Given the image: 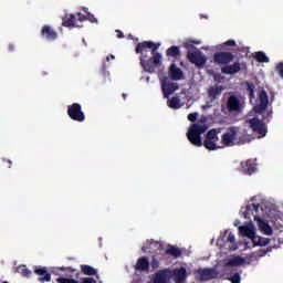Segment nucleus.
<instances>
[{
	"instance_id": "41",
	"label": "nucleus",
	"mask_w": 283,
	"mask_h": 283,
	"mask_svg": "<svg viewBox=\"0 0 283 283\" xmlns=\"http://www.w3.org/2000/svg\"><path fill=\"white\" fill-rule=\"evenodd\" d=\"M230 282L232 283H240L241 282V277L238 273L233 274L231 277H230Z\"/></svg>"
},
{
	"instance_id": "7",
	"label": "nucleus",
	"mask_w": 283,
	"mask_h": 283,
	"mask_svg": "<svg viewBox=\"0 0 283 283\" xmlns=\"http://www.w3.org/2000/svg\"><path fill=\"white\" fill-rule=\"evenodd\" d=\"M167 81H169V77L167 76L160 80L164 98H169V96H171V94L178 90V83H167Z\"/></svg>"
},
{
	"instance_id": "19",
	"label": "nucleus",
	"mask_w": 283,
	"mask_h": 283,
	"mask_svg": "<svg viewBox=\"0 0 283 283\" xmlns=\"http://www.w3.org/2000/svg\"><path fill=\"white\" fill-rule=\"evenodd\" d=\"M135 271L149 273V259L147 256L139 258L135 264Z\"/></svg>"
},
{
	"instance_id": "11",
	"label": "nucleus",
	"mask_w": 283,
	"mask_h": 283,
	"mask_svg": "<svg viewBox=\"0 0 283 283\" xmlns=\"http://www.w3.org/2000/svg\"><path fill=\"white\" fill-rule=\"evenodd\" d=\"M243 67H247L244 63L234 62L233 64L221 67V72L222 74H229L230 76H233L234 74H238Z\"/></svg>"
},
{
	"instance_id": "54",
	"label": "nucleus",
	"mask_w": 283,
	"mask_h": 283,
	"mask_svg": "<svg viewBox=\"0 0 283 283\" xmlns=\"http://www.w3.org/2000/svg\"><path fill=\"white\" fill-rule=\"evenodd\" d=\"M4 283H8V281H6Z\"/></svg>"
},
{
	"instance_id": "38",
	"label": "nucleus",
	"mask_w": 283,
	"mask_h": 283,
	"mask_svg": "<svg viewBox=\"0 0 283 283\" xmlns=\"http://www.w3.org/2000/svg\"><path fill=\"white\" fill-rule=\"evenodd\" d=\"M86 21H90V23H98V19H96L92 13L86 15Z\"/></svg>"
},
{
	"instance_id": "50",
	"label": "nucleus",
	"mask_w": 283,
	"mask_h": 283,
	"mask_svg": "<svg viewBox=\"0 0 283 283\" xmlns=\"http://www.w3.org/2000/svg\"><path fill=\"white\" fill-rule=\"evenodd\" d=\"M123 98H124V101H126L127 94L123 93Z\"/></svg>"
},
{
	"instance_id": "12",
	"label": "nucleus",
	"mask_w": 283,
	"mask_h": 283,
	"mask_svg": "<svg viewBox=\"0 0 283 283\" xmlns=\"http://www.w3.org/2000/svg\"><path fill=\"white\" fill-rule=\"evenodd\" d=\"M258 211H260V203H249L245 206V210L243 211V218L251 222L252 218L255 220V216H259Z\"/></svg>"
},
{
	"instance_id": "1",
	"label": "nucleus",
	"mask_w": 283,
	"mask_h": 283,
	"mask_svg": "<svg viewBox=\"0 0 283 283\" xmlns=\"http://www.w3.org/2000/svg\"><path fill=\"white\" fill-rule=\"evenodd\" d=\"M158 48H160V44L151 41L139 42L135 48L136 54H140L139 61L142 67L149 74H154V72H156V67L160 65V59H163V55L157 52Z\"/></svg>"
},
{
	"instance_id": "53",
	"label": "nucleus",
	"mask_w": 283,
	"mask_h": 283,
	"mask_svg": "<svg viewBox=\"0 0 283 283\" xmlns=\"http://www.w3.org/2000/svg\"><path fill=\"white\" fill-rule=\"evenodd\" d=\"M103 72H104V74H105V69H103Z\"/></svg>"
},
{
	"instance_id": "43",
	"label": "nucleus",
	"mask_w": 283,
	"mask_h": 283,
	"mask_svg": "<svg viewBox=\"0 0 283 283\" xmlns=\"http://www.w3.org/2000/svg\"><path fill=\"white\" fill-rule=\"evenodd\" d=\"M227 242H230V244H233L235 242V234L234 233H229Z\"/></svg>"
},
{
	"instance_id": "2",
	"label": "nucleus",
	"mask_w": 283,
	"mask_h": 283,
	"mask_svg": "<svg viewBox=\"0 0 283 283\" xmlns=\"http://www.w3.org/2000/svg\"><path fill=\"white\" fill-rule=\"evenodd\" d=\"M207 129H209V127H207V124H192L187 133V138L189 143H191V145H193L195 147H202V134H205Z\"/></svg>"
},
{
	"instance_id": "37",
	"label": "nucleus",
	"mask_w": 283,
	"mask_h": 283,
	"mask_svg": "<svg viewBox=\"0 0 283 283\" xmlns=\"http://www.w3.org/2000/svg\"><path fill=\"white\" fill-rule=\"evenodd\" d=\"M150 266H151V269H158V266H160V261H158L156 256H153Z\"/></svg>"
},
{
	"instance_id": "25",
	"label": "nucleus",
	"mask_w": 283,
	"mask_h": 283,
	"mask_svg": "<svg viewBox=\"0 0 283 283\" xmlns=\"http://www.w3.org/2000/svg\"><path fill=\"white\" fill-rule=\"evenodd\" d=\"M59 283H96V280L92 279V277H85L82 280V282H78L74 279H65V277H60L57 279Z\"/></svg>"
},
{
	"instance_id": "26",
	"label": "nucleus",
	"mask_w": 283,
	"mask_h": 283,
	"mask_svg": "<svg viewBox=\"0 0 283 283\" xmlns=\"http://www.w3.org/2000/svg\"><path fill=\"white\" fill-rule=\"evenodd\" d=\"M271 242V239L264 238V237H259L258 234L254 235V239H252V243L254 247H266Z\"/></svg>"
},
{
	"instance_id": "32",
	"label": "nucleus",
	"mask_w": 283,
	"mask_h": 283,
	"mask_svg": "<svg viewBox=\"0 0 283 283\" xmlns=\"http://www.w3.org/2000/svg\"><path fill=\"white\" fill-rule=\"evenodd\" d=\"M245 87L250 101H253V98H255V84H253L252 82H245Z\"/></svg>"
},
{
	"instance_id": "16",
	"label": "nucleus",
	"mask_w": 283,
	"mask_h": 283,
	"mask_svg": "<svg viewBox=\"0 0 283 283\" xmlns=\"http://www.w3.org/2000/svg\"><path fill=\"white\" fill-rule=\"evenodd\" d=\"M199 275L203 282H209V280L218 279V270L213 268H206L199 271Z\"/></svg>"
},
{
	"instance_id": "45",
	"label": "nucleus",
	"mask_w": 283,
	"mask_h": 283,
	"mask_svg": "<svg viewBox=\"0 0 283 283\" xmlns=\"http://www.w3.org/2000/svg\"><path fill=\"white\" fill-rule=\"evenodd\" d=\"M77 19L83 22V21H87V15L83 14V13H77Z\"/></svg>"
},
{
	"instance_id": "40",
	"label": "nucleus",
	"mask_w": 283,
	"mask_h": 283,
	"mask_svg": "<svg viewBox=\"0 0 283 283\" xmlns=\"http://www.w3.org/2000/svg\"><path fill=\"white\" fill-rule=\"evenodd\" d=\"M188 120H190V123H196V120H198V113H190L188 115Z\"/></svg>"
},
{
	"instance_id": "44",
	"label": "nucleus",
	"mask_w": 283,
	"mask_h": 283,
	"mask_svg": "<svg viewBox=\"0 0 283 283\" xmlns=\"http://www.w3.org/2000/svg\"><path fill=\"white\" fill-rule=\"evenodd\" d=\"M224 45H227L229 48H235V42H234V40H228L224 42Z\"/></svg>"
},
{
	"instance_id": "31",
	"label": "nucleus",
	"mask_w": 283,
	"mask_h": 283,
	"mask_svg": "<svg viewBox=\"0 0 283 283\" xmlns=\"http://www.w3.org/2000/svg\"><path fill=\"white\" fill-rule=\"evenodd\" d=\"M254 59L258 61V63H269L271 61L269 56H266V53L262 51L256 52L254 54Z\"/></svg>"
},
{
	"instance_id": "22",
	"label": "nucleus",
	"mask_w": 283,
	"mask_h": 283,
	"mask_svg": "<svg viewBox=\"0 0 283 283\" xmlns=\"http://www.w3.org/2000/svg\"><path fill=\"white\" fill-rule=\"evenodd\" d=\"M239 231H240L241 235H243L244 238H249L252 241L256 235L255 229H253V226H242L239 228Z\"/></svg>"
},
{
	"instance_id": "52",
	"label": "nucleus",
	"mask_w": 283,
	"mask_h": 283,
	"mask_svg": "<svg viewBox=\"0 0 283 283\" xmlns=\"http://www.w3.org/2000/svg\"><path fill=\"white\" fill-rule=\"evenodd\" d=\"M214 81H218V77H214Z\"/></svg>"
},
{
	"instance_id": "3",
	"label": "nucleus",
	"mask_w": 283,
	"mask_h": 283,
	"mask_svg": "<svg viewBox=\"0 0 283 283\" xmlns=\"http://www.w3.org/2000/svg\"><path fill=\"white\" fill-rule=\"evenodd\" d=\"M67 116L71 120L76 123H83L85 120V113H83V106L78 103H73L67 106Z\"/></svg>"
},
{
	"instance_id": "29",
	"label": "nucleus",
	"mask_w": 283,
	"mask_h": 283,
	"mask_svg": "<svg viewBox=\"0 0 283 283\" xmlns=\"http://www.w3.org/2000/svg\"><path fill=\"white\" fill-rule=\"evenodd\" d=\"M166 255H171L172 258H180L182 255V250L178 247H170L166 249Z\"/></svg>"
},
{
	"instance_id": "35",
	"label": "nucleus",
	"mask_w": 283,
	"mask_h": 283,
	"mask_svg": "<svg viewBox=\"0 0 283 283\" xmlns=\"http://www.w3.org/2000/svg\"><path fill=\"white\" fill-rule=\"evenodd\" d=\"M18 273H20V275L23 277H30V275H32V271H30L25 265H20L18 268Z\"/></svg>"
},
{
	"instance_id": "4",
	"label": "nucleus",
	"mask_w": 283,
	"mask_h": 283,
	"mask_svg": "<svg viewBox=\"0 0 283 283\" xmlns=\"http://www.w3.org/2000/svg\"><path fill=\"white\" fill-rule=\"evenodd\" d=\"M248 123L252 128V132L259 135V138H264V136H266L268 129H266V124L264 123L263 119L253 117L251 119H248Z\"/></svg>"
},
{
	"instance_id": "23",
	"label": "nucleus",
	"mask_w": 283,
	"mask_h": 283,
	"mask_svg": "<svg viewBox=\"0 0 283 283\" xmlns=\"http://www.w3.org/2000/svg\"><path fill=\"white\" fill-rule=\"evenodd\" d=\"M76 15L74 14H66L62 18V25L63 28H75L76 27Z\"/></svg>"
},
{
	"instance_id": "46",
	"label": "nucleus",
	"mask_w": 283,
	"mask_h": 283,
	"mask_svg": "<svg viewBox=\"0 0 283 283\" xmlns=\"http://www.w3.org/2000/svg\"><path fill=\"white\" fill-rule=\"evenodd\" d=\"M60 271H67V273H76V270L73 268H60Z\"/></svg>"
},
{
	"instance_id": "9",
	"label": "nucleus",
	"mask_w": 283,
	"mask_h": 283,
	"mask_svg": "<svg viewBox=\"0 0 283 283\" xmlns=\"http://www.w3.org/2000/svg\"><path fill=\"white\" fill-rule=\"evenodd\" d=\"M187 56H188V61H190V63H193V65H196L197 67H205L207 63V57L202 55L200 51L188 52Z\"/></svg>"
},
{
	"instance_id": "6",
	"label": "nucleus",
	"mask_w": 283,
	"mask_h": 283,
	"mask_svg": "<svg viewBox=\"0 0 283 283\" xmlns=\"http://www.w3.org/2000/svg\"><path fill=\"white\" fill-rule=\"evenodd\" d=\"M235 138H238V127L231 126L222 135L221 143L224 147H233L235 145Z\"/></svg>"
},
{
	"instance_id": "18",
	"label": "nucleus",
	"mask_w": 283,
	"mask_h": 283,
	"mask_svg": "<svg viewBox=\"0 0 283 283\" xmlns=\"http://www.w3.org/2000/svg\"><path fill=\"white\" fill-rule=\"evenodd\" d=\"M241 169L243 174H247L248 176H253V174H255V171L258 170V167L255 165V161H253L252 159H248L241 163Z\"/></svg>"
},
{
	"instance_id": "8",
	"label": "nucleus",
	"mask_w": 283,
	"mask_h": 283,
	"mask_svg": "<svg viewBox=\"0 0 283 283\" xmlns=\"http://www.w3.org/2000/svg\"><path fill=\"white\" fill-rule=\"evenodd\" d=\"M233 59H235V55L231 52H217L213 54V61L218 65H229Z\"/></svg>"
},
{
	"instance_id": "17",
	"label": "nucleus",
	"mask_w": 283,
	"mask_h": 283,
	"mask_svg": "<svg viewBox=\"0 0 283 283\" xmlns=\"http://www.w3.org/2000/svg\"><path fill=\"white\" fill-rule=\"evenodd\" d=\"M254 221L258 222V227L260 231L264 233V235H273V228L269 226V222L262 220L260 216H256V214L254 216Z\"/></svg>"
},
{
	"instance_id": "20",
	"label": "nucleus",
	"mask_w": 283,
	"mask_h": 283,
	"mask_svg": "<svg viewBox=\"0 0 283 283\" xmlns=\"http://www.w3.org/2000/svg\"><path fill=\"white\" fill-rule=\"evenodd\" d=\"M172 275H174V282L185 283L187 281V269L186 268L175 269L172 272Z\"/></svg>"
},
{
	"instance_id": "42",
	"label": "nucleus",
	"mask_w": 283,
	"mask_h": 283,
	"mask_svg": "<svg viewBox=\"0 0 283 283\" xmlns=\"http://www.w3.org/2000/svg\"><path fill=\"white\" fill-rule=\"evenodd\" d=\"M272 249L271 248H266V250H259L258 255H260V258H264V255H266L268 253H271Z\"/></svg>"
},
{
	"instance_id": "24",
	"label": "nucleus",
	"mask_w": 283,
	"mask_h": 283,
	"mask_svg": "<svg viewBox=\"0 0 283 283\" xmlns=\"http://www.w3.org/2000/svg\"><path fill=\"white\" fill-rule=\"evenodd\" d=\"M167 273H169V270L165 269L159 272H157L153 279L154 283H167L169 282V279L167 277Z\"/></svg>"
},
{
	"instance_id": "30",
	"label": "nucleus",
	"mask_w": 283,
	"mask_h": 283,
	"mask_svg": "<svg viewBox=\"0 0 283 283\" xmlns=\"http://www.w3.org/2000/svg\"><path fill=\"white\" fill-rule=\"evenodd\" d=\"M167 56H172V59H178L180 56V48L172 45L166 51Z\"/></svg>"
},
{
	"instance_id": "21",
	"label": "nucleus",
	"mask_w": 283,
	"mask_h": 283,
	"mask_svg": "<svg viewBox=\"0 0 283 283\" xmlns=\"http://www.w3.org/2000/svg\"><path fill=\"white\" fill-rule=\"evenodd\" d=\"M222 92H224V86L216 84L208 90V96L211 101H216L222 95Z\"/></svg>"
},
{
	"instance_id": "13",
	"label": "nucleus",
	"mask_w": 283,
	"mask_h": 283,
	"mask_svg": "<svg viewBox=\"0 0 283 283\" xmlns=\"http://www.w3.org/2000/svg\"><path fill=\"white\" fill-rule=\"evenodd\" d=\"M41 36L42 39H45V41H56V39H59V33H56L52 27L45 24L41 29Z\"/></svg>"
},
{
	"instance_id": "47",
	"label": "nucleus",
	"mask_w": 283,
	"mask_h": 283,
	"mask_svg": "<svg viewBox=\"0 0 283 283\" xmlns=\"http://www.w3.org/2000/svg\"><path fill=\"white\" fill-rule=\"evenodd\" d=\"M115 32L117 34V39H125V34L123 33V31L116 30Z\"/></svg>"
},
{
	"instance_id": "33",
	"label": "nucleus",
	"mask_w": 283,
	"mask_h": 283,
	"mask_svg": "<svg viewBox=\"0 0 283 283\" xmlns=\"http://www.w3.org/2000/svg\"><path fill=\"white\" fill-rule=\"evenodd\" d=\"M81 271L84 275H96V269L92 268L91 265H81Z\"/></svg>"
},
{
	"instance_id": "34",
	"label": "nucleus",
	"mask_w": 283,
	"mask_h": 283,
	"mask_svg": "<svg viewBox=\"0 0 283 283\" xmlns=\"http://www.w3.org/2000/svg\"><path fill=\"white\" fill-rule=\"evenodd\" d=\"M168 106L171 109H180V97L178 96L171 97V99L168 103Z\"/></svg>"
},
{
	"instance_id": "49",
	"label": "nucleus",
	"mask_w": 283,
	"mask_h": 283,
	"mask_svg": "<svg viewBox=\"0 0 283 283\" xmlns=\"http://www.w3.org/2000/svg\"><path fill=\"white\" fill-rule=\"evenodd\" d=\"M109 59H115V56L111 54L106 57V60L109 61Z\"/></svg>"
},
{
	"instance_id": "15",
	"label": "nucleus",
	"mask_w": 283,
	"mask_h": 283,
	"mask_svg": "<svg viewBox=\"0 0 283 283\" xmlns=\"http://www.w3.org/2000/svg\"><path fill=\"white\" fill-rule=\"evenodd\" d=\"M227 109L230 112H242V103L235 95H230L227 101Z\"/></svg>"
},
{
	"instance_id": "28",
	"label": "nucleus",
	"mask_w": 283,
	"mask_h": 283,
	"mask_svg": "<svg viewBox=\"0 0 283 283\" xmlns=\"http://www.w3.org/2000/svg\"><path fill=\"white\" fill-rule=\"evenodd\" d=\"M35 273H36V275L42 276L40 279V281H42V282H50L52 280V274L48 273V270H45V268L36 269Z\"/></svg>"
},
{
	"instance_id": "36",
	"label": "nucleus",
	"mask_w": 283,
	"mask_h": 283,
	"mask_svg": "<svg viewBox=\"0 0 283 283\" xmlns=\"http://www.w3.org/2000/svg\"><path fill=\"white\" fill-rule=\"evenodd\" d=\"M147 244H148V245H143V247H142V251H143L144 253H147V250H148V249H151V244H158V242H155L154 240H147Z\"/></svg>"
},
{
	"instance_id": "48",
	"label": "nucleus",
	"mask_w": 283,
	"mask_h": 283,
	"mask_svg": "<svg viewBox=\"0 0 283 283\" xmlns=\"http://www.w3.org/2000/svg\"><path fill=\"white\" fill-rule=\"evenodd\" d=\"M8 50H9V52H12L14 50V44H9Z\"/></svg>"
},
{
	"instance_id": "5",
	"label": "nucleus",
	"mask_w": 283,
	"mask_h": 283,
	"mask_svg": "<svg viewBox=\"0 0 283 283\" xmlns=\"http://www.w3.org/2000/svg\"><path fill=\"white\" fill-rule=\"evenodd\" d=\"M217 140H220V138H218V130L211 129L206 134V139L203 140L202 145L206 147V149H209V151H214V149H220Z\"/></svg>"
},
{
	"instance_id": "14",
	"label": "nucleus",
	"mask_w": 283,
	"mask_h": 283,
	"mask_svg": "<svg viewBox=\"0 0 283 283\" xmlns=\"http://www.w3.org/2000/svg\"><path fill=\"white\" fill-rule=\"evenodd\" d=\"M168 76L171 81H182V78H185V73L176 65V63H172L168 69Z\"/></svg>"
},
{
	"instance_id": "27",
	"label": "nucleus",
	"mask_w": 283,
	"mask_h": 283,
	"mask_svg": "<svg viewBox=\"0 0 283 283\" xmlns=\"http://www.w3.org/2000/svg\"><path fill=\"white\" fill-rule=\"evenodd\" d=\"M247 261L244 260V258L238 255L234 256L232 259H230L227 263L226 266H242V264H244Z\"/></svg>"
},
{
	"instance_id": "39",
	"label": "nucleus",
	"mask_w": 283,
	"mask_h": 283,
	"mask_svg": "<svg viewBox=\"0 0 283 283\" xmlns=\"http://www.w3.org/2000/svg\"><path fill=\"white\" fill-rule=\"evenodd\" d=\"M237 52H241V54H244V56L249 55V48L247 46H240L237 49Z\"/></svg>"
},
{
	"instance_id": "51",
	"label": "nucleus",
	"mask_w": 283,
	"mask_h": 283,
	"mask_svg": "<svg viewBox=\"0 0 283 283\" xmlns=\"http://www.w3.org/2000/svg\"><path fill=\"white\" fill-rule=\"evenodd\" d=\"M8 164H9V169H10V167L12 166V161L8 160Z\"/></svg>"
},
{
	"instance_id": "10",
	"label": "nucleus",
	"mask_w": 283,
	"mask_h": 283,
	"mask_svg": "<svg viewBox=\"0 0 283 283\" xmlns=\"http://www.w3.org/2000/svg\"><path fill=\"white\" fill-rule=\"evenodd\" d=\"M266 107H269V94H266V91L262 90L259 93V104L254 107V112L262 114L266 112Z\"/></svg>"
}]
</instances>
